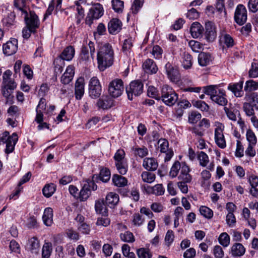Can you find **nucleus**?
<instances>
[{
  "label": "nucleus",
  "instance_id": "8fccbe9b",
  "mask_svg": "<svg viewBox=\"0 0 258 258\" xmlns=\"http://www.w3.org/2000/svg\"><path fill=\"white\" fill-rule=\"evenodd\" d=\"M144 222V219L139 213H135L132 216V223L136 227L141 226Z\"/></svg>",
  "mask_w": 258,
  "mask_h": 258
},
{
  "label": "nucleus",
  "instance_id": "2eb2a0df",
  "mask_svg": "<svg viewBox=\"0 0 258 258\" xmlns=\"http://www.w3.org/2000/svg\"><path fill=\"white\" fill-rule=\"evenodd\" d=\"M205 37L209 42L213 41L216 38V27L214 23L209 21L205 24Z\"/></svg>",
  "mask_w": 258,
  "mask_h": 258
},
{
  "label": "nucleus",
  "instance_id": "c9c22d12",
  "mask_svg": "<svg viewBox=\"0 0 258 258\" xmlns=\"http://www.w3.org/2000/svg\"><path fill=\"white\" fill-rule=\"evenodd\" d=\"M244 99L246 101L250 103L256 109H258V94L257 93H246Z\"/></svg>",
  "mask_w": 258,
  "mask_h": 258
},
{
  "label": "nucleus",
  "instance_id": "4468645a",
  "mask_svg": "<svg viewBox=\"0 0 258 258\" xmlns=\"http://www.w3.org/2000/svg\"><path fill=\"white\" fill-rule=\"evenodd\" d=\"M75 52V49L73 46H68L61 52L59 57L55 59V63L59 62L61 63L64 60L68 61L72 60L74 56Z\"/></svg>",
  "mask_w": 258,
  "mask_h": 258
},
{
  "label": "nucleus",
  "instance_id": "e433bc0d",
  "mask_svg": "<svg viewBox=\"0 0 258 258\" xmlns=\"http://www.w3.org/2000/svg\"><path fill=\"white\" fill-rule=\"evenodd\" d=\"M56 190V185L50 183L46 184L42 189V192L43 195L46 198H49L51 197Z\"/></svg>",
  "mask_w": 258,
  "mask_h": 258
},
{
  "label": "nucleus",
  "instance_id": "6e6d98bb",
  "mask_svg": "<svg viewBox=\"0 0 258 258\" xmlns=\"http://www.w3.org/2000/svg\"><path fill=\"white\" fill-rule=\"evenodd\" d=\"M75 3L76 6V10L77 11V14L76 15L81 16H85L84 9L82 5H85V0H79L78 1H76Z\"/></svg>",
  "mask_w": 258,
  "mask_h": 258
},
{
  "label": "nucleus",
  "instance_id": "473e14b6",
  "mask_svg": "<svg viewBox=\"0 0 258 258\" xmlns=\"http://www.w3.org/2000/svg\"><path fill=\"white\" fill-rule=\"evenodd\" d=\"M181 64L185 69H190L192 65V57L187 52H184L181 55Z\"/></svg>",
  "mask_w": 258,
  "mask_h": 258
},
{
  "label": "nucleus",
  "instance_id": "603ef678",
  "mask_svg": "<svg viewBox=\"0 0 258 258\" xmlns=\"http://www.w3.org/2000/svg\"><path fill=\"white\" fill-rule=\"evenodd\" d=\"M120 238L122 241L126 242H133L135 241V237L133 234L130 231H126L120 234Z\"/></svg>",
  "mask_w": 258,
  "mask_h": 258
},
{
  "label": "nucleus",
  "instance_id": "f704fd0d",
  "mask_svg": "<svg viewBox=\"0 0 258 258\" xmlns=\"http://www.w3.org/2000/svg\"><path fill=\"white\" fill-rule=\"evenodd\" d=\"M106 205L103 200L96 201L95 205L96 212L104 216H107L108 210Z\"/></svg>",
  "mask_w": 258,
  "mask_h": 258
},
{
  "label": "nucleus",
  "instance_id": "dca6fc26",
  "mask_svg": "<svg viewBox=\"0 0 258 258\" xmlns=\"http://www.w3.org/2000/svg\"><path fill=\"white\" fill-rule=\"evenodd\" d=\"M211 99L215 103L221 106H225L228 102L225 91L221 89H218L217 93L212 97Z\"/></svg>",
  "mask_w": 258,
  "mask_h": 258
},
{
  "label": "nucleus",
  "instance_id": "423d86ee",
  "mask_svg": "<svg viewBox=\"0 0 258 258\" xmlns=\"http://www.w3.org/2000/svg\"><path fill=\"white\" fill-rule=\"evenodd\" d=\"M124 90L123 83L120 79H115L108 85V92L114 98L120 96Z\"/></svg>",
  "mask_w": 258,
  "mask_h": 258
},
{
  "label": "nucleus",
  "instance_id": "a878e982",
  "mask_svg": "<svg viewBox=\"0 0 258 258\" xmlns=\"http://www.w3.org/2000/svg\"><path fill=\"white\" fill-rule=\"evenodd\" d=\"M27 248L32 253L37 254L40 249V244L38 239L35 237L29 239L27 244Z\"/></svg>",
  "mask_w": 258,
  "mask_h": 258
},
{
  "label": "nucleus",
  "instance_id": "b1692460",
  "mask_svg": "<svg viewBox=\"0 0 258 258\" xmlns=\"http://www.w3.org/2000/svg\"><path fill=\"white\" fill-rule=\"evenodd\" d=\"M18 140V135L16 133H13L12 136L9 137L6 142V148L5 152L7 154L12 153L15 148V146Z\"/></svg>",
  "mask_w": 258,
  "mask_h": 258
},
{
  "label": "nucleus",
  "instance_id": "7c9ffc66",
  "mask_svg": "<svg viewBox=\"0 0 258 258\" xmlns=\"http://www.w3.org/2000/svg\"><path fill=\"white\" fill-rule=\"evenodd\" d=\"M53 210L52 208L48 207L45 209L42 219L44 224L47 226H50L53 222Z\"/></svg>",
  "mask_w": 258,
  "mask_h": 258
},
{
  "label": "nucleus",
  "instance_id": "09e8293b",
  "mask_svg": "<svg viewBox=\"0 0 258 258\" xmlns=\"http://www.w3.org/2000/svg\"><path fill=\"white\" fill-rule=\"evenodd\" d=\"M111 173L110 170L106 168H102L100 172L99 177L101 181L107 182L110 179Z\"/></svg>",
  "mask_w": 258,
  "mask_h": 258
},
{
  "label": "nucleus",
  "instance_id": "79ce46f5",
  "mask_svg": "<svg viewBox=\"0 0 258 258\" xmlns=\"http://www.w3.org/2000/svg\"><path fill=\"white\" fill-rule=\"evenodd\" d=\"M218 89L217 85H209L203 87V92L205 94L209 95L211 99V97L217 93Z\"/></svg>",
  "mask_w": 258,
  "mask_h": 258
},
{
  "label": "nucleus",
  "instance_id": "39448f33",
  "mask_svg": "<svg viewBox=\"0 0 258 258\" xmlns=\"http://www.w3.org/2000/svg\"><path fill=\"white\" fill-rule=\"evenodd\" d=\"M97 185L93 180H87L84 183L82 189L79 193L78 199L81 201H86L91 195L92 190H96Z\"/></svg>",
  "mask_w": 258,
  "mask_h": 258
},
{
  "label": "nucleus",
  "instance_id": "2f4dec72",
  "mask_svg": "<svg viewBox=\"0 0 258 258\" xmlns=\"http://www.w3.org/2000/svg\"><path fill=\"white\" fill-rule=\"evenodd\" d=\"M212 61V56L209 53L202 52L198 55L199 64L202 67H205Z\"/></svg>",
  "mask_w": 258,
  "mask_h": 258
},
{
  "label": "nucleus",
  "instance_id": "c85d7f7f",
  "mask_svg": "<svg viewBox=\"0 0 258 258\" xmlns=\"http://www.w3.org/2000/svg\"><path fill=\"white\" fill-rule=\"evenodd\" d=\"M203 26L199 22H194L190 27V31L193 38H197L201 37L203 33Z\"/></svg>",
  "mask_w": 258,
  "mask_h": 258
},
{
  "label": "nucleus",
  "instance_id": "680f3d73",
  "mask_svg": "<svg viewBox=\"0 0 258 258\" xmlns=\"http://www.w3.org/2000/svg\"><path fill=\"white\" fill-rule=\"evenodd\" d=\"M148 95L150 97L154 98L157 100H160L161 94L158 93V91L155 87L153 86H150L148 89Z\"/></svg>",
  "mask_w": 258,
  "mask_h": 258
},
{
  "label": "nucleus",
  "instance_id": "0eeeda50",
  "mask_svg": "<svg viewBox=\"0 0 258 258\" xmlns=\"http://www.w3.org/2000/svg\"><path fill=\"white\" fill-rule=\"evenodd\" d=\"M143 90V84L140 81L132 82L128 86L126 87V92L128 99L130 100L133 99V96H138L141 95Z\"/></svg>",
  "mask_w": 258,
  "mask_h": 258
},
{
  "label": "nucleus",
  "instance_id": "de8ad7c7",
  "mask_svg": "<svg viewBox=\"0 0 258 258\" xmlns=\"http://www.w3.org/2000/svg\"><path fill=\"white\" fill-rule=\"evenodd\" d=\"M115 165L118 172L121 175H124L126 173L128 170V166L125 161L115 163Z\"/></svg>",
  "mask_w": 258,
  "mask_h": 258
},
{
  "label": "nucleus",
  "instance_id": "5fc2aeb1",
  "mask_svg": "<svg viewBox=\"0 0 258 258\" xmlns=\"http://www.w3.org/2000/svg\"><path fill=\"white\" fill-rule=\"evenodd\" d=\"M139 258H151L152 254L148 249L140 248L137 250Z\"/></svg>",
  "mask_w": 258,
  "mask_h": 258
},
{
  "label": "nucleus",
  "instance_id": "3c124183",
  "mask_svg": "<svg viewBox=\"0 0 258 258\" xmlns=\"http://www.w3.org/2000/svg\"><path fill=\"white\" fill-rule=\"evenodd\" d=\"M182 164H181L179 161H175L172 166L171 167L169 175L172 178L175 177L179 172V170L181 168Z\"/></svg>",
  "mask_w": 258,
  "mask_h": 258
},
{
  "label": "nucleus",
  "instance_id": "37998d69",
  "mask_svg": "<svg viewBox=\"0 0 258 258\" xmlns=\"http://www.w3.org/2000/svg\"><path fill=\"white\" fill-rule=\"evenodd\" d=\"M141 177L144 182L151 183L154 181L156 176L154 173L143 171L141 174Z\"/></svg>",
  "mask_w": 258,
  "mask_h": 258
},
{
  "label": "nucleus",
  "instance_id": "412c9836",
  "mask_svg": "<svg viewBox=\"0 0 258 258\" xmlns=\"http://www.w3.org/2000/svg\"><path fill=\"white\" fill-rule=\"evenodd\" d=\"M4 88H3V94L4 96L9 98L13 90L16 88L17 84L12 80L3 82Z\"/></svg>",
  "mask_w": 258,
  "mask_h": 258
},
{
  "label": "nucleus",
  "instance_id": "f257e3e1",
  "mask_svg": "<svg viewBox=\"0 0 258 258\" xmlns=\"http://www.w3.org/2000/svg\"><path fill=\"white\" fill-rule=\"evenodd\" d=\"M114 53L111 44L108 43L99 45L97 53V67L103 72L111 67L114 62Z\"/></svg>",
  "mask_w": 258,
  "mask_h": 258
},
{
  "label": "nucleus",
  "instance_id": "6e6552de",
  "mask_svg": "<svg viewBox=\"0 0 258 258\" xmlns=\"http://www.w3.org/2000/svg\"><path fill=\"white\" fill-rule=\"evenodd\" d=\"M102 93V87L99 79L96 77L91 78L89 82V96L93 99L100 97Z\"/></svg>",
  "mask_w": 258,
  "mask_h": 258
},
{
  "label": "nucleus",
  "instance_id": "aec40b11",
  "mask_svg": "<svg viewBox=\"0 0 258 258\" xmlns=\"http://www.w3.org/2000/svg\"><path fill=\"white\" fill-rule=\"evenodd\" d=\"M245 253V248L241 243L236 242L231 247L230 253L233 257H241Z\"/></svg>",
  "mask_w": 258,
  "mask_h": 258
},
{
  "label": "nucleus",
  "instance_id": "f8f14e48",
  "mask_svg": "<svg viewBox=\"0 0 258 258\" xmlns=\"http://www.w3.org/2000/svg\"><path fill=\"white\" fill-rule=\"evenodd\" d=\"M4 53L8 56L15 54L18 50V40L15 38H11L9 41L3 45Z\"/></svg>",
  "mask_w": 258,
  "mask_h": 258
},
{
  "label": "nucleus",
  "instance_id": "774afa93",
  "mask_svg": "<svg viewBox=\"0 0 258 258\" xmlns=\"http://www.w3.org/2000/svg\"><path fill=\"white\" fill-rule=\"evenodd\" d=\"M248 74L250 78L258 77V64L257 63L252 62L251 67L249 71Z\"/></svg>",
  "mask_w": 258,
  "mask_h": 258
},
{
  "label": "nucleus",
  "instance_id": "338daca9",
  "mask_svg": "<svg viewBox=\"0 0 258 258\" xmlns=\"http://www.w3.org/2000/svg\"><path fill=\"white\" fill-rule=\"evenodd\" d=\"M194 106L200 109L203 111H208L209 109V105L204 101L198 100L193 103Z\"/></svg>",
  "mask_w": 258,
  "mask_h": 258
},
{
  "label": "nucleus",
  "instance_id": "20e7f679",
  "mask_svg": "<svg viewBox=\"0 0 258 258\" xmlns=\"http://www.w3.org/2000/svg\"><path fill=\"white\" fill-rule=\"evenodd\" d=\"M24 20L25 25L30 27L38 29L40 26V20L38 16L34 11L28 9L21 14Z\"/></svg>",
  "mask_w": 258,
  "mask_h": 258
},
{
  "label": "nucleus",
  "instance_id": "4be33fe9",
  "mask_svg": "<svg viewBox=\"0 0 258 258\" xmlns=\"http://www.w3.org/2000/svg\"><path fill=\"white\" fill-rule=\"evenodd\" d=\"M143 69L144 71L149 74H153L157 73L158 68L154 61L150 58L146 60L143 64Z\"/></svg>",
  "mask_w": 258,
  "mask_h": 258
},
{
  "label": "nucleus",
  "instance_id": "7ed1b4c3",
  "mask_svg": "<svg viewBox=\"0 0 258 258\" xmlns=\"http://www.w3.org/2000/svg\"><path fill=\"white\" fill-rule=\"evenodd\" d=\"M104 10L102 6L99 3H96L92 5L87 13L85 19L86 25L91 26L94 20H97L103 16Z\"/></svg>",
  "mask_w": 258,
  "mask_h": 258
},
{
  "label": "nucleus",
  "instance_id": "a211bd4d",
  "mask_svg": "<svg viewBox=\"0 0 258 258\" xmlns=\"http://www.w3.org/2000/svg\"><path fill=\"white\" fill-rule=\"evenodd\" d=\"M113 104V100L108 96H102L99 98L96 103V105L99 109L103 110L111 108Z\"/></svg>",
  "mask_w": 258,
  "mask_h": 258
},
{
  "label": "nucleus",
  "instance_id": "1a4fd4ad",
  "mask_svg": "<svg viewBox=\"0 0 258 258\" xmlns=\"http://www.w3.org/2000/svg\"><path fill=\"white\" fill-rule=\"evenodd\" d=\"M89 51H90L91 57L93 59L94 57L95 48L94 43L91 41L89 42L88 46L83 45L81 49V53L80 54L81 59L85 63L91 61Z\"/></svg>",
  "mask_w": 258,
  "mask_h": 258
},
{
  "label": "nucleus",
  "instance_id": "ea45409f",
  "mask_svg": "<svg viewBox=\"0 0 258 258\" xmlns=\"http://www.w3.org/2000/svg\"><path fill=\"white\" fill-rule=\"evenodd\" d=\"M258 89V82L252 80L247 81L244 88L245 91L250 93V92L256 90Z\"/></svg>",
  "mask_w": 258,
  "mask_h": 258
},
{
  "label": "nucleus",
  "instance_id": "864d4df0",
  "mask_svg": "<svg viewBox=\"0 0 258 258\" xmlns=\"http://www.w3.org/2000/svg\"><path fill=\"white\" fill-rule=\"evenodd\" d=\"M188 46L193 51L196 52H200L203 48V45L200 42L194 40L188 42Z\"/></svg>",
  "mask_w": 258,
  "mask_h": 258
},
{
  "label": "nucleus",
  "instance_id": "4d7b16f0",
  "mask_svg": "<svg viewBox=\"0 0 258 258\" xmlns=\"http://www.w3.org/2000/svg\"><path fill=\"white\" fill-rule=\"evenodd\" d=\"M200 212L202 215L207 219H211L213 216V212L211 209L206 206H201Z\"/></svg>",
  "mask_w": 258,
  "mask_h": 258
},
{
  "label": "nucleus",
  "instance_id": "052dcab7",
  "mask_svg": "<svg viewBox=\"0 0 258 258\" xmlns=\"http://www.w3.org/2000/svg\"><path fill=\"white\" fill-rule=\"evenodd\" d=\"M37 28L30 27L29 26H25L22 30V34L24 38L28 39L31 36L32 33L36 32Z\"/></svg>",
  "mask_w": 258,
  "mask_h": 258
},
{
  "label": "nucleus",
  "instance_id": "f03ea898",
  "mask_svg": "<svg viewBox=\"0 0 258 258\" xmlns=\"http://www.w3.org/2000/svg\"><path fill=\"white\" fill-rule=\"evenodd\" d=\"M178 95L172 87L163 85L161 89L160 99L167 105L173 106L178 100Z\"/></svg>",
  "mask_w": 258,
  "mask_h": 258
},
{
  "label": "nucleus",
  "instance_id": "69168bd1",
  "mask_svg": "<svg viewBox=\"0 0 258 258\" xmlns=\"http://www.w3.org/2000/svg\"><path fill=\"white\" fill-rule=\"evenodd\" d=\"M112 6L113 9L117 13L122 11L123 8V2L120 0H112Z\"/></svg>",
  "mask_w": 258,
  "mask_h": 258
},
{
  "label": "nucleus",
  "instance_id": "a18cd8bd",
  "mask_svg": "<svg viewBox=\"0 0 258 258\" xmlns=\"http://www.w3.org/2000/svg\"><path fill=\"white\" fill-rule=\"evenodd\" d=\"M220 41L221 42H223L227 47H232L234 45L233 38L227 34L222 35L220 37Z\"/></svg>",
  "mask_w": 258,
  "mask_h": 258
},
{
  "label": "nucleus",
  "instance_id": "393cba45",
  "mask_svg": "<svg viewBox=\"0 0 258 258\" xmlns=\"http://www.w3.org/2000/svg\"><path fill=\"white\" fill-rule=\"evenodd\" d=\"M243 81H240L235 84H230L228 89L230 90L236 97H241L243 95L242 87Z\"/></svg>",
  "mask_w": 258,
  "mask_h": 258
},
{
  "label": "nucleus",
  "instance_id": "bb28decb",
  "mask_svg": "<svg viewBox=\"0 0 258 258\" xmlns=\"http://www.w3.org/2000/svg\"><path fill=\"white\" fill-rule=\"evenodd\" d=\"M74 74V67L69 66L61 77V82L63 84H68L72 80Z\"/></svg>",
  "mask_w": 258,
  "mask_h": 258
},
{
  "label": "nucleus",
  "instance_id": "0e129e2a",
  "mask_svg": "<svg viewBox=\"0 0 258 258\" xmlns=\"http://www.w3.org/2000/svg\"><path fill=\"white\" fill-rule=\"evenodd\" d=\"M158 144L160 150L162 153H166L168 150L169 143L168 141L165 139H160Z\"/></svg>",
  "mask_w": 258,
  "mask_h": 258
},
{
  "label": "nucleus",
  "instance_id": "cd10ccee",
  "mask_svg": "<svg viewBox=\"0 0 258 258\" xmlns=\"http://www.w3.org/2000/svg\"><path fill=\"white\" fill-rule=\"evenodd\" d=\"M143 166L148 171H155L158 166V162L154 158H146L143 160Z\"/></svg>",
  "mask_w": 258,
  "mask_h": 258
},
{
  "label": "nucleus",
  "instance_id": "58836bf2",
  "mask_svg": "<svg viewBox=\"0 0 258 258\" xmlns=\"http://www.w3.org/2000/svg\"><path fill=\"white\" fill-rule=\"evenodd\" d=\"M224 110L228 118L231 120L236 121V115L240 116V113L237 110L229 108L227 107H224Z\"/></svg>",
  "mask_w": 258,
  "mask_h": 258
},
{
  "label": "nucleus",
  "instance_id": "ddd939ff",
  "mask_svg": "<svg viewBox=\"0 0 258 258\" xmlns=\"http://www.w3.org/2000/svg\"><path fill=\"white\" fill-rule=\"evenodd\" d=\"M166 72L168 78L173 82H177L180 79V74L177 68L172 66L168 62L165 65Z\"/></svg>",
  "mask_w": 258,
  "mask_h": 258
},
{
  "label": "nucleus",
  "instance_id": "c03bdc74",
  "mask_svg": "<svg viewBox=\"0 0 258 258\" xmlns=\"http://www.w3.org/2000/svg\"><path fill=\"white\" fill-rule=\"evenodd\" d=\"M218 240L220 244L226 247L230 244V238L227 233L223 232L220 235Z\"/></svg>",
  "mask_w": 258,
  "mask_h": 258
},
{
  "label": "nucleus",
  "instance_id": "5701e85b",
  "mask_svg": "<svg viewBox=\"0 0 258 258\" xmlns=\"http://www.w3.org/2000/svg\"><path fill=\"white\" fill-rule=\"evenodd\" d=\"M84 79L80 77L75 83V96L78 100H80L84 94Z\"/></svg>",
  "mask_w": 258,
  "mask_h": 258
},
{
  "label": "nucleus",
  "instance_id": "49530a36",
  "mask_svg": "<svg viewBox=\"0 0 258 258\" xmlns=\"http://www.w3.org/2000/svg\"><path fill=\"white\" fill-rule=\"evenodd\" d=\"M15 15L13 13H10L7 17L3 19V25L8 28L11 27L15 23Z\"/></svg>",
  "mask_w": 258,
  "mask_h": 258
},
{
  "label": "nucleus",
  "instance_id": "c756f323",
  "mask_svg": "<svg viewBox=\"0 0 258 258\" xmlns=\"http://www.w3.org/2000/svg\"><path fill=\"white\" fill-rule=\"evenodd\" d=\"M119 196L118 194L110 192L106 197V204L110 208H113L119 202Z\"/></svg>",
  "mask_w": 258,
  "mask_h": 258
},
{
  "label": "nucleus",
  "instance_id": "72a5a7b5",
  "mask_svg": "<svg viewBox=\"0 0 258 258\" xmlns=\"http://www.w3.org/2000/svg\"><path fill=\"white\" fill-rule=\"evenodd\" d=\"M112 181L115 186L119 187H124L127 184V180L125 177L117 174L113 175Z\"/></svg>",
  "mask_w": 258,
  "mask_h": 258
},
{
  "label": "nucleus",
  "instance_id": "a19ab883",
  "mask_svg": "<svg viewBox=\"0 0 258 258\" xmlns=\"http://www.w3.org/2000/svg\"><path fill=\"white\" fill-rule=\"evenodd\" d=\"M52 244L50 242H45L42 249V258H48L52 252Z\"/></svg>",
  "mask_w": 258,
  "mask_h": 258
},
{
  "label": "nucleus",
  "instance_id": "4c0bfd02",
  "mask_svg": "<svg viewBox=\"0 0 258 258\" xmlns=\"http://www.w3.org/2000/svg\"><path fill=\"white\" fill-rule=\"evenodd\" d=\"M28 0H14V4L15 7L19 11L21 14L23 12L27 11L29 8L27 6Z\"/></svg>",
  "mask_w": 258,
  "mask_h": 258
},
{
  "label": "nucleus",
  "instance_id": "f3484780",
  "mask_svg": "<svg viewBox=\"0 0 258 258\" xmlns=\"http://www.w3.org/2000/svg\"><path fill=\"white\" fill-rule=\"evenodd\" d=\"M122 22L116 18L112 19L108 24V30L110 34L115 35L121 29Z\"/></svg>",
  "mask_w": 258,
  "mask_h": 258
},
{
  "label": "nucleus",
  "instance_id": "e2e57ef3",
  "mask_svg": "<svg viewBox=\"0 0 258 258\" xmlns=\"http://www.w3.org/2000/svg\"><path fill=\"white\" fill-rule=\"evenodd\" d=\"M152 192L156 196H161L164 194L165 189L162 184H157L151 187Z\"/></svg>",
  "mask_w": 258,
  "mask_h": 258
},
{
  "label": "nucleus",
  "instance_id": "6ab92c4d",
  "mask_svg": "<svg viewBox=\"0 0 258 258\" xmlns=\"http://www.w3.org/2000/svg\"><path fill=\"white\" fill-rule=\"evenodd\" d=\"M189 167L185 163H182L180 174L178 177V179L185 182H190L192 177L189 174Z\"/></svg>",
  "mask_w": 258,
  "mask_h": 258
},
{
  "label": "nucleus",
  "instance_id": "bf43d9fd",
  "mask_svg": "<svg viewBox=\"0 0 258 258\" xmlns=\"http://www.w3.org/2000/svg\"><path fill=\"white\" fill-rule=\"evenodd\" d=\"M201 117V114L198 111H192L188 115V122L190 123H196Z\"/></svg>",
  "mask_w": 258,
  "mask_h": 258
},
{
  "label": "nucleus",
  "instance_id": "13d9d810",
  "mask_svg": "<svg viewBox=\"0 0 258 258\" xmlns=\"http://www.w3.org/2000/svg\"><path fill=\"white\" fill-rule=\"evenodd\" d=\"M198 159L200 162V165L203 167L206 166L209 162V157L208 155L203 151L199 153L198 156Z\"/></svg>",
  "mask_w": 258,
  "mask_h": 258
},
{
  "label": "nucleus",
  "instance_id": "9d476101",
  "mask_svg": "<svg viewBox=\"0 0 258 258\" xmlns=\"http://www.w3.org/2000/svg\"><path fill=\"white\" fill-rule=\"evenodd\" d=\"M234 20L239 25H243L247 20V11L242 5H239L236 7L234 14Z\"/></svg>",
  "mask_w": 258,
  "mask_h": 258
},
{
  "label": "nucleus",
  "instance_id": "9b49d317",
  "mask_svg": "<svg viewBox=\"0 0 258 258\" xmlns=\"http://www.w3.org/2000/svg\"><path fill=\"white\" fill-rule=\"evenodd\" d=\"M224 126L219 123L215 129V140L217 145L221 149H224L226 146V141L223 135Z\"/></svg>",
  "mask_w": 258,
  "mask_h": 258
}]
</instances>
